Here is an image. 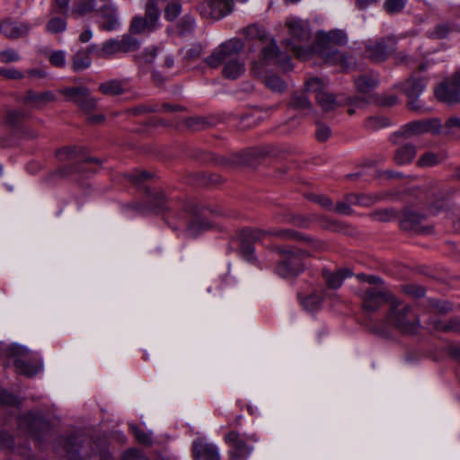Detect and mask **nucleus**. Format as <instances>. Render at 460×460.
I'll use <instances>...</instances> for the list:
<instances>
[{
    "label": "nucleus",
    "instance_id": "obj_1",
    "mask_svg": "<svg viewBox=\"0 0 460 460\" xmlns=\"http://www.w3.org/2000/svg\"><path fill=\"white\" fill-rule=\"evenodd\" d=\"M358 294L363 308L369 312L376 311L384 303L391 301L390 321L404 332L413 333L417 331L420 324L418 317L411 312L410 307L394 299L385 287L362 288Z\"/></svg>",
    "mask_w": 460,
    "mask_h": 460
},
{
    "label": "nucleus",
    "instance_id": "obj_2",
    "mask_svg": "<svg viewBox=\"0 0 460 460\" xmlns=\"http://www.w3.org/2000/svg\"><path fill=\"white\" fill-rule=\"evenodd\" d=\"M267 235L276 236L281 240H298L308 244L312 252L323 251L326 245L323 242L314 240L308 236L289 230L281 229L276 231H264L261 229H244L240 234V251L243 256L249 261L255 259L253 243L263 240Z\"/></svg>",
    "mask_w": 460,
    "mask_h": 460
},
{
    "label": "nucleus",
    "instance_id": "obj_3",
    "mask_svg": "<svg viewBox=\"0 0 460 460\" xmlns=\"http://www.w3.org/2000/svg\"><path fill=\"white\" fill-rule=\"evenodd\" d=\"M286 25L288 29L289 38L285 40L287 48L300 59L310 57L312 50L308 48L311 40V31L306 22L299 18H290Z\"/></svg>",
    "mask_w": 460,
    "mask_h": 460
},
{
    "label": "nucleus",
    "instance_id": "obj_4",
    "mask_svg": "<svg viewBox=\"0 0 460 460\" xmlns=\"http://www.w3.org/2000/svg\"><path fill=\"white\" fill-rule=\"evenodd\" d=\"M216 117H148V125L181 129L202 130L217 124Z\"/></svg>",
    "mask_w": 460,
    "mask_h": 460
},
{
    "label": "nucleus",
    "instance_id": "obj_5",
    "mask_svg": "<svg viewBox=\"0 0 460 460\" xmlns=\"http://www.w3.org/2000/svg\"><path fill=\"white\" fill-rule=\"evenodd\" d=\"M244 43L241 39L233 38L215 48L206 58V64L212 68L226 65L243 51Z\"/></svg>",
    "mask_w": 460,
    "mask_h": 460
},
{
    "label": "nucleus",
    "instance_id": "obj_6",
    "mask_svg": "<svg viewBox=\"0 0 460 460\" xmlns=\"http://www.w3.org/2000/svg\"><path fill=\"white\" fill-rule=\"evenodd\" d=\"M310 255L311 252L307 250L282 251L280 261L276 268L277 273L283 278L298 275L305 269L303 260Z\"/></svg>",
    "mask_w": 460,
    "mask_h": 460
},
{
    "label": "nucleus",
    "instance_id": "obj_7",
    "mask_svg": "<svg viewBox=\"0 0 460 460\" xmlns=\"http://www.w3.org/2000/svg\"><path fill=\"white\" fill-rule=\"evenodd\" d=\"M318 104L322 107L323 111H334L341 105H348V112L349 114L357 111H363V109L367 104V101L364 98H346L343 95L334 96L332 93H320L316 96Z\"/></svg>",
    "mask_w": 460,
    "mask_h": 460
},
{
    "label": "nucleus",
    "instance_id": "obj_8",
    "mask_svg": "<svg viewBox=\"0 0 460 460\" xmlns=\"http://www.w3.org/2000/svg\"><path fill=\"white\" fill-rule=\"evenodd\" d=\"M158 0H148L145 7V16H136L130 24V32L135 34L149 33L159 26L160 10Z\"/></svg>",
    "mask_w": 460,
    "mask_h": 460
},
{
    "label": "nucleus",
    "instance_id": "obj_9",
    "mask_svg": "<svg viewBox=\"0 0 460 460\" xmlns=\"http://www.w3.org/2000/svg\"><path fill=\"white\" fill-rule=\"evenodd\" d=\"M259 438L256 434L241 435L237 431H230L225 436V441L229 446V455L232 460L247 458L252 452L253 447L248 442H256Z\"/></svg>",
    "mask_w": 460,
    "mask_h": 460
},
{
    "label": "nucleus",
    "instance_id": "obj_10",
    "mask_svg": "<svg viewBox=\"0 0 460 460\" xmlns=\"http://www.w3.org/2000/svg\"><path fill=\"white\" fill-rule=\"evenodd\" d=\"M427 82L423 78L410 77L401 86L402 91L408 98L407 106L412 112H429V110L424 107L419 96L423 93Z\"/></svg>",
    "mask_w": 460,
    "mask_h": 460
},
{
    "label": "nucleus",
    "instance_id": "obj_11",
    "mask_svg": "<svg viewBox=\"0 0 460 460\" xmlns=\"http://www.w3.org/2000/svg\"><path fill=\"white\" fill-rule=\"evenodd\" d=\"M396 40L393 36L370 40L366 43L365 55L374 62H382L394 50Z\"/></svg>",
    "mask_w": 460,
    "mask_h": 460
},
{
    "label": "nucleus",
    "instance_id": "obj_12",
    "mask_svg": "<svg viewBox=\"0 0 460 460\" xmlns=\"http://www.w3.org/2000/svg\"><path fill=\"white\" fill-rule=\"evenodd\" d=\"M11 351L14 358V366L20 374L33 376L40 372V365L30 362L31 354L27 349L21 346H13L11 348Z\"/></svg>",
    "mask_w": 460,
    "mask_h": 460
},
{
    "label": "nucleus",
    "instance_id": "obj_13",
    "mask_svg": "<svg viewBox=\"0 0 460 460\" xmlns=\"http://www.w3.org/2000/svg\"><path fill=\"white\" fill-rule=\"evenodd\" d=\"M57 100L56 94L51 91L36 92L28 90L19 101L28 107L40 110Z\"/></svg>",
    "mask_w": 460,
    "mask_h": 460
},
{
    "label": "nucleus",
    "instance_id": "obj_14",
    "mask_svg": "<svg viewBox=\"0 0 460 460\" xmlns=\"http://www.w3.org/2000/svg\"><path fill=\"white\" fill-rule=\"evenodd\" d=\"M185 106L177 103H144L135 106L132 110V115H141L146 113H177L187 112Z\"/></svg>",
    "mask_w": 460,
    "mask_h": 460
},
{
    "label": "nucleus",
    "instance_id": "obj_15",
    "mask_svg": "<svg viewBox=\"0 0 460 460\" xmlns=\"http://www.w3.org/2000/svg\"><path fill=\"white\" fill-rule=\"evenodd\" d=\"M434 93L436 98L442 102L450 105L460 102V89L452 77L438 85Z\"/></svg>",
    "mask_w": 460,
    "mask_h": 460
},
{
    "label": "nucleus",
    "instance_id": "obj_16",
    "mask_svg": "<svg viewBox=\"0 0 460 460\" xmlns=\"http://www.w3.org/2000/svg\"><path fill=\"white\" fill-rule=\"evenodd\" d=\"M31 26L26 22H19L10 19L0 23V31L10 40H17L29 34Z\"/></svg>",
    "mask_w": 460,
    "mask_h": 460
},
{
    "label": "nucleus",
    "instance_id": "obj_17",
    "mask_svg": "<svg viewBox=\"0 0 460 460\" xmlns=\"http://www.w3.org/2000/svg\"><path fill=\"white\" fill-rule=\"evenodd\" d=\"M96 45L91 44L85 49H78L71 60V68L75 72H80L89 68L92 65L91 55L95 56Z\"/></svg>",
    "mask_w": 460,
    "mask_h": 460
},
{
    "label": "nucleus",
    "instance_id": "obj_18",
    "mask_svg": "<svg viewBox=\"0 0 460 460\" xmlns=\"http://www.w3.org/2000/svg\"><path fill=\"white\" fill-rule=\"evenodd\" d=\"M192 453L195 460H219L217 448L201 438L193 442Z\"/></svg>",
    "mask_w": 460,
    "mask_h": 460
},
{
    "label": "nucleus",
    "instance_id": "obj_19",
    "mask_svg": "<svg viewBox=\"0 0 460 460\" xmlns=\"http://www.w3.org/2000/svg\"><path fill=\"white\" fill-rule=\"evenodd\" d=\"M102 22L100 28L106 31H115L119 26L117 8L113 4H105L100 10Z\"/></svg>",
    "mask_w": 460,
    "mask_h": 460
},
{
    "label": "nucleus",
    "instance_id": "obj_20",
    "mask_svg": "<svg viewBox=\"0 0 460 460\" xmlns=\"http://www.w3.org/2000/svg\"><path fill=\"white\" fill-rule=\"evenodd\" d=\"M261 56L264 60L275 59L278 63H281L284 69L292 68L290 58L281 54L275 40H271L270 44L261 49Z\"/></svg>",
    "mask_w": 460,
    "mask_h": 460
},
{
    "label": "nucleus",
    "instance_id": "obj_21",
    "mask_svg": "<svg viewBox=\"0 0 460 460\" xmlns=\"http://www.w3.org/2000/svg\"><path fill=\"white\" fill-rule=\"evenodd\" d=\"M432 129L433 126L430 120H416L402 127L399 131L394 133V137L402 136L407 138Z\"/></svg>",
    "mask_w": 460,
    "mask_h": 460
},
{
    "label": "nucleus",
    "instance_id": "obj_22",
    "mask_svg": "<svg viewBox=\"0 0 460 460\" xmlns=\"http://www.w3.org/2000/svg\"><path fill=\"white\" fill-rule=\"evenodd\" d=\"M314 50L319 56L327 63L336 64L342 59V55L340 53L333 44L321 45L318 42V38L315 40Z\"/></svg>",
    "mask_w": 460,
    "mask_h": 460
},
{
    "label": "nucleus",
    "instance_id": "obj_23",
    "mask_svg": "<svg viewBox=\"0 0 460 460\" xmlns=\"http://www.w3.org/2000/svg\"><path fill=\"white\" fill-rule=\"evenodd\" d=\"M245 71V61L241 56L226 63L223 66L222 74L227 79L234 80L240 77Z\"/></svg>",
    "mask_w": 460,
    "mask_h": 460
},
{
    "label": "nucleus",
    "instance_id": "obj_24",
    "mask_svg": "<svg viewBox=\"0 0 460 460\" xmlns=\"http://www.w3.org/2000/svg\"><path fill=\"white\" fill-rule=\"evenodd\" d=\"M207 4L210 9L209 16L213 19L227 15L232 12L234 5L232 0H209Z\"/></svg>",
    "mask_w": 460,
    "mask_h": 460
},
{
    "label": "nucleus",
    "instance_id": "obj_25",
    "mask_svg": "<svg viewBox=\"0 0 460 460\" xmlns=\"http://www.w3.org/2000/svg\"><path fill=\"white\" fill-rule=\"evenodd\" d=\"M352 273L349 270H339L337 271L323 270V278L326 285L332 289L339 288L345 279L350 277Z\"/></svg>",
    "mask_w": 460,
    "mask_h": 460
},
{
    "label": "nucleus",
    "instance_id": "obj_26",
    "mask_svg": "<svg viewBox=\"0 0 460 460\" xmlns=\"http://www.w3.org/2000/svg\"><path fill=\"white\" fill-rule=\"evenodd\" d=\"M288 109L294 111L309 112L312 103L304 93L296 92L288 102Z\"/></svg>",
    "mask_w": 460,
    "mask_h": 460
},
{
    "label": "nucleus",
    "instance_id": "obj_27",
    "mask_svg": "<svg viewBox=\"0 0 460 460\" xmlns=\"http://www.w3.org/2000/svg\"><path fill=\"white\" fill-rule=\"evenodd\" d=\"M119 52H121L119 40L112 39L104 41L101 48L96 46L95 57L98 58H107Z\"/></svg>",
    "mask_w": 460,
    "mask_h": 460
},
{
    "label": "nucleus",
    "instance_id": "obj_28",
    "mask_svg": "<svg viewBox=\"0 0 460 460\" xmlns=\"http://www.w3.org/2000/svg\"><path fill=\"white\" fill-rule=\"evenodd\" d=\"M325 297V291L320 290L313 292L306 296L302 300L304 308L309 312H314L321 308L323 298Z\"/></svg>",
    "mask_w": 460,
    "mask_h": 460
},
{
    "label": "nucleus",
    "instance_id": "obj_29",
    "mask_svg": "<svg viewBox=\"0 0 460 460\" xmlns=\"http://www.w3.org/2000/svg\"><path fill=\"white\" fill-rule=\"evenodd\" d=\"M87 88L84 86H68L62 87L58 93L64 96L66 101L72 102L77 105L84 94H85Z\"/></svg>",
    "mask_w": 460,
    "mask_h": 460
},
{
    "label": "nucleus",
    "instance_id": "obj_30",
    "mask_svg": "<svg viewBox=\"0 0 460 460\" xmlns=\"http://www.w3.org/2000/svg\"><path fill=\"white\" fill-rule=\"evenodd\" d=\"M416 155V148L412 145H405L397 149L394 155V161L397 164L402 165L411 163Z\"/></svg>",
    "mask_w": 460,
    "mask_h": 460
},
{
    "label": "nucleus",
    "instance_id": "obj_31",
    "mask_svg": "<svg viewBox=\"0 0 460 460\" xmlns=\"http://www.w3.org/2000/svg\"><path fill=\"white\" fill-rule=\"evenodd\" d=\"M379 81L377 76L373 75H363L355 79V85L358 92L366 93L374 89Z\"/></svg>",
    "mask_w": 460,
    "mask_h": 460
},
{
    "label": "nucleus",
    "instance_id": "obj_32",
    "mask_svg": "<svg viewBox=\"0 0 460 460\" xmlns=\"http://www.w3.org/2000/svg\"><path fill=\"white\" fill-rule=\"evenodd\" d=\"M445 159L446 155L444 153L436 154L433 152H427L420 156L417 161V165L419 167H431L438 164Z\"/></svg>",
    "mask_w": 460,
    "mask_h": 460
},
{
    "label": "nucleus",
    "instance_id": "obj_33",
    "mask_svg": "<svg viewBox=\"0 0 460 460\" xmlns=\"http://www.w3.org/2000/svg\"><path fill=\"white\" fill-rule=\"evenodd\" d=\"M99 91L105 95H119L123 93L124 85L119 80H110L100 84Z\"/></svg>",
    "mask_w": 460,
    "mask_h": 460
},
{
    "label": "nucleus",
    "instance_id": "obj_34",
    "mask_svg": "<svg viewBox=\"0 0 460 460\" xmlns=\"http://www.w3.org/2000/svg\"><path fill=\"white\" fill-rule=\"evenodd\" d=\"M453 30V26L449 23H439L429 30L427 35L433 40H442L447 38Z\"/></svg>",
    "mask_w": 460,
    "mask_h": 460
},
{
    "label": "nucleus",
    "instance_id": "obj_35",
    "mask_svg": "<svg viewBox=\"0 0 460 460\" xmlns=\"http://www.w3.org/2000/svg\"><path fill=\"white\" fill-rule=\"evenodd\" d=\"M424 219L423 215L415 212H409L404 215L402 220V227L407 230H419L421 221Z\"/></svg>",
    "mask_w": 460,
    "mask_h": 460
},
{
    "label": "nucleus",
    "instance_id": "obj_36",
    "mask_svg": "<svg viewBox=\"0 0 460 460\" xmlns=\"http://www.w3.org/2000/svg\"><path fill=\"white\" fill-rule=\"evenodd\" d=\"M317 38L321 45L333 44L337 46L345 42V37L341 31H330L329 33L320 34Z\"/></svg>",
    "mask_w": 460,
    "mask_h": 460
},
{
    "label": "nucleus",
    "instance_id": "obj_37",
    "mask_svg": "<svg viewBox=\"0 0 460 460\" xmlns=\"http://www.w3.org/2000/svg\"><path fill=\"white\" fill-rule=\"evenodd\" d=\"M167 3L164 8V18L167 21H174L181 13V0H163Z\"/></svg>",
    "mask_w": 460,
    "mask_h": 460
},
{
    "label": "nucleus",
    "instance_id": "obj_38",
    "mask_svg": "<svg viewBox=\"0 0 460 460\" xmlns=\"http://www.w3.org/2000/svg\"><path fill=\"white\" fill-rule=\"evenodd\" d=\"M327 83L319 77H311L305 82V88L307 92L314 93L316 95L325 92Z\"/></svg>",
    "mask_w": 460,
    "mask_h": 460
},
{
    "label": "nucleus",
    "instance_id": "obj_39",
    "mask_svg": "<svg viewBox=\"0 0 460 460\" xmlns=\"http://www.w3.org/2000/svg\"><path fill=\"white\" fill-rule=\"evenodd\" d=\"M149 201L152 203L151 210L154 212L164 211L166 208V200L163 192H155L148 195Z\"/></svg>",
    "mask_w": 460,
    "mask_h": 460
},
{
    "label": "nucleus",
    "instance_id": "obj_40",
    "mask_svg": "<svg viewBox=\"0 0 460 460\" xmlns=\"http://www.w3.org/2000/svg\"><path fill=\"white\" fill-rule=\"evenodd\" d=\"M121 52L135 51L139 48V41L132 35L126 34L119 40Z\"/></svg>",
    "mask_w": 460,
    "mask_h": 460
},
{
    "label": "nucleus",
    "instance_id": "obj_41",
    "mask_svg": "<svg viewBox=\"0 0 460 460\" xmlns=\"http://www.w3.org/2000/svg\"><path fill=\"white\" fill-rule=\"evenodd\" d=\"M66 29V22L60 17H52L46 24V31L49 33H59Z\"/></svg>",
    "mask_w": 460,
    "mask_h": 460
},
{
    "label": "nucleus",
    "instance_id": "obj_42",
    "mask_svg": "<svg viewBox=\"0 0 460 460\" xmlns=\"http://www.w3.org/2000/svg\"><path fill=\"white\" fill-rule=\"evenodd\" d=\"M210 228V224L203 219H195L188 226V234L194 237L198 235L201 231Z\"/></svg>",
    "mask_w": 460,
    "mask_h": 460
},
{
    "label": "nucleus",
    "instance_id": "obj_43",
    "mask_svg": "<svg viewBox=\"0 0 460 460\" xmlns=\"http://www.w3.org/2000/svg\"><path fill=\"white\" fill-rule=\"evenodd\" d=\"M374 102L377 106L382 108H390L398 104L399 100L394 94L377 95L374 98Z\"/></svg>",
    "mask_w": 460,
    "mask_h": 460
},
{
    "label": "nucleus",
    "instance_id": "obj_44",
    "mask_svg": "<svg viewBox=\"0 0 460 460\" xmlns=\"http://www.w3.org/2000/svg\"><path fill=\"white\" fill-rule=\"evenodd\" d=\"M77 106L85 111H91L96 108L97 100L90 93L89 90L87 89L85 94L83 95L77 103Z\"/></svg>",
    "mask_w": 460,
    "mask_h": 460
},
{
    "label": "nucleus",
    "instance_id": "obj_45",
    "mask_svg": "<svg viewBox=\"0 0 460 460\" xmlns=\"http://www.w3.org/2000/svg\"><path fill=\"white\" fill-rule=\"evenodd\" d=\"M266 85L275 92H283L287 88L285 82L278 75H271L265 78Z\"/></svg>",
    "mask_w": 460,
    "mask_h": 460
},
{
    "label": "nucleus",
    "instance_id": "obj_46",
    "mask_svg": "<svg viewBox=\"0 0 460 460\" xmlns=\"http://www.w3.org/2000/svg\"><path fill=\"white\" fill-rule=\"evenodd\" d=\"M80 149L75 146H66L57 152V156L60 161L73 160L78 156Z\"/></svg>",
    "mask_w": 460,
    "mask_h": 460
},
{
    "label": "nucleus",
    "instance_id": "obj_47",
    "mask_svg": "<svg viewBox=\"0 0 460 460\" xmlns=\"http://www.w3.org/2000/svg\"><path fill=\"white\" fill-rule=\"evenodd\" d=\"M94 8V0H81L74 8L73 13L76 15H84L93 12Z\"/></svg>",
    "mask_w": 460,
    "mask_h": 460
},
{
    "label": "nucleus",
    "instance_id": "obj_48",
    "mask_svg": "<svg viewBox=\"0 0 460 460\" xmlns=\"http://www.w3.org/2000/svg\"><path fill=\"white\" fill-rule=\"evenodd\" d=\"M235 119L234 125L238 127L240 130H246L255 125L260 120L255 117H234Z\"/></svg>",
    "mask_w": 460,
    "mask_h": 460
},
{
    "label": "nucleus",
    "instance_id": "obj_49",
    "mask_svg": "<svg viewBox=\"0 0 460 460\" xmlns=\"http://www.w3.org/2000/svg\"><path fill=\"white\" fill-rule=\"evenodd\" d=\"M389 117H368L367 126L370 128L378 129L390 126Z\"/></svg>",
    "mask_w": 460,
    "mask_h": 460
},
{
    "label": "nucleus",
    "instance_id": "obj_50",
    "mask_svg": "<svg viewBox=\"0 0 460 460\" xmlns=\"http://www.w3.org/2000/svg\"><path fill=\"white\" fill-rule=\"evenodd\" d=\"M195 21L191 16H183L178 22V31L181 34H186L193 31Z\"/></svg>",
    "mask_w": 460,
    "mask_h": 460
},
{
    "label": "nucleus",
    "instance_id": "obj_51",
    "mask_svg": "<svg viewBox=\"0 0 460 460\" xmlns=\"http://www.w3.org/2000/svg\"><path fill=\"white\" fill-rule=\"evenodd\" d=\"M405 0H385L384 8L388 13H396L405 7Z\"/></svg>",
    "mask_w": 460,
    "mask_h": 460
},
{
    "label": "nucleus",
    "instance_id": "obj_52",
    "mask_svg": "<svg viewBox=\"0 0 460 460\" xmlns=\"http://www.w3.org/2000/svg\"><path fill=\"white\" fill-rule=\"evenodd\" d=\"M331 134L332 130L329 126L325 125L320 120L316 121L315 137L318 141H326L331 137Z\"/></svg>",
    "mask_w": 460,
    "mask_h": 460
},
{
    "label": "nucleus",
    "instance_id": "obj_53",
    "mask_svg": "<svg viewBox=\"0 0 460 460\" xmlns=\"http://www.w3.org/2000/svg\"><path fill=\"white\" fill-rule=\"evenodd\" d=\"M21 58L19 53L13 49H5L0 51L1 63H12L19 61Z\"/></svg>",
    "mask_w": 460,
    "mask_h": 460
},
{
    "label": "nucleus",
    "instance_id": "obj_54",
    "mask_svg": "<svg viewBox=\"0 0 460 460\" xmlns=\"http://www.w3.org/2000/svg\"><path fill=\"white\" fill-rule=\"evenodd\" d=\"M244 34L251 39H259L264 40L266 39V32L263 29L255 24L246 27L243 31Z\"/></svg>",
    "mask_w": 460,
    "mask_h": 460
},
{
    "label": "nucleus",
    "instance_id": "obj_55",
    "mask_svg": "<svg viewBox=\"0 0 460 460\" xmlns=\"http://www.w3.org/2000/svg\"><path fill=\"white\" fill-rule=\"evenodd\" d=\"M0 75L6 79L22 80L24 78V74L16 68H1Z\"/></svg>",
    "mask_w": 460,
    "mask_h": 460
},
{
    "label": "nucleus",
    "instance_id": "obj_56",
    "mask_svg": "<svg viewBox=\"0 0 460 460\" xmlns=\"http://www.w3.org/2000/svg\"><path fill=\"white\" fill-rule=\"evenodd\" d=\"M49 62L57 67H64L66 65V55L63 50H57L50 54Z\"/></svg>",
    "mask_w": 460,
    "mask_h": 460
},
{
    "label": "nucleus",
    "instance_id": "obj_57",
    "mask_svg": "<svg viewBox=\"0 0 460 460\" xmlns=\"http://www.w3.org/2000/svg\"><path fill=\"white\" fill-rule=\"evenodd\" d=\"M353 199H354V200H351V203L357 204L359 206H364V207L371 206L376 200V198L370 196V195H365V194L355 196V197H353Z\"/></svg>",
    "mask_w": 460,
    "mask_h": 460
},
{
    "label": "nucleus",
    "instance_id": "obj_58",
    "mask_svg": "<svg viewBox=\"0 0 460 460\" xmlns=\"http://www.w3.org/2000/svg\"><path fill=\"white\" fill-rule=\"evenodd\" d=\"M357 279L359 281L368 283L370 285H376V287L381 286L382 279L375 275H365V274H358L357 275Z\"/></svg>",
    "mask_w": 460,
    "mask_h": 460
},
{
    "label": "nucleus",
    "instance_id": "obj_59",
    "mask_svg": "<svg viewBox=\"0 0 460 460\" xmlns=\"http://www.w3.org/2000/svg\"><path fill=\"white\" fill-rule=\"evenodd\" d=\"M131 429L137 439V441L141 444H150L151 443V438L149 435L146 434L144 431L140 430L135 426H131Z\"/></svg>",
    "mask_w": 460,
    "mask_h": 460
},
{
    "label": "nucleus",
    "instance_id": "obj_60",
    "mask_svg": "<svg viewBox=\"0 0 460 460\" xmlns=\"http://www.w3.org/2000/svg\"><path fill=\"white\" fill-rule=\"evenodd\" d=\"M13 445L12 436L6 431H0V447L10 448Z\"/></svg>",
    "mask_w": 460,
    "mask_h": 460
},
{
    "label": "nucleus",
    "instance_id": "obj_61",
    "mask_svg": "<svg viewBox=\"0 0 460 460\" xmlns=\"http://www.w3.org/2000/svg\"><path fill=\"white\" fill-rule=\"evenodd\" d=\"M121 460H147V458L142 456L137 449H128L124 453Z\"/></svg>",
    "mask_w": 460,
    "mask_h": 460
},
{
    "label": "nucleus",
    "instance_id": "obj_62",
    "mask_svg": "<svg viewBox=\"0 0 460 460\" xmlns=\"http://www.w3.org/2000/svg\"><path fill=\"white\" fill-rule=\"evenodd\" d=\"M376 217L380 221H390L395 217L393 210H380L376 213Z\"/></svg>",
    "mask_w": 460,
    "mask_h": 460
},
{
    "label": "nucleus",
    "instance_id": "obj_63",
    "mask_svg": "<svg viewBox=\"0 0 460 460\" xmlns=\"http://www.w3.org/2000/svg\"><path fill=\"white\" fill-rule=\"evenodd\" d=\"M406 292L417 297H420L425 295V289L420 286H410L407 288Z\"/></svg>",
    "mask_w": 460,
    "mask_h": 460
},
{
    "label": "nucleus",
    "instance_id": "obj_64",
    "mask_svg": "<svg viewBox=\"0 0 460 460\" xmlns=\"http://www.w3.org/2000/svg\"><path fill=\"white\" fill-rule=\"evenodd\" d=\"M332 210H334L335 212L340 213V214L348 215L350 213L351 208L348 204H346L344 202H339L335 206H333Z\"/></svg>",
    "mask_w": 460,
    "mask_h": 460
}]
</instances>
